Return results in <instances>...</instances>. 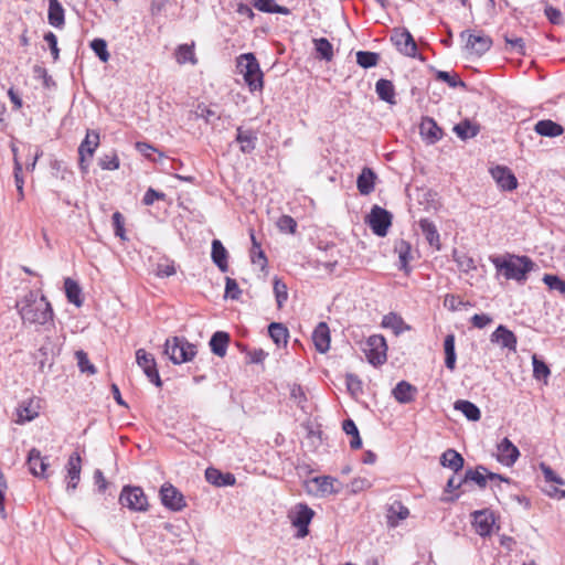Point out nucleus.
<instances>
[{"mask_svg":"<svg viewBox=\"0 0 565 565\" xmlns=\"http://www.w3.org/2000/svg\"><path fill=\"white\" fill-rule=\"evenodd\" d=\"M15 308L23 324L46 326L47 323H53L54 312L51 303L45 296H39L33 290H29L20 298L15 303Z\"/></svg>","mask_w":565,"mask_h":565,"instance_id":"f257e3e1","label":"nucleus"},{"mask_svg":"<svg viewBox=\"0 0 565 565\" xmlns=\"http://www.w3.org/2000/svg\"><path fill=\"white\" fill-rule=\"evenodd\" d=\"M491 262L505 279H513L518 282H524L527 279V274L535 267L533 260L527 256L508 255V257H494Z\"/></svg>","mask_w":565,"mask_h":565,"instance_id":"f03ea898","label":"nucleus"},{"mask_svg":"<svg viewBox=\"0 0 565 565\" xmlns=\"http://www.w3.org/2000/svg\"><path fill=\"white\" fill-rule=\"evenodd\" d=\"M164 353L173 364H182L191 361L196 355V347L186 341L183 337L167 339Z\"/></svg>","mask_w":565,"mask_h":565,"instance_id":"7ed1b4c3","label":"nucleus"},{"mask_svg":"<svg viewBox=\"0 0 565 565\" xmlns=\"http://www.w3.org/2000/svg\"><path fill=\"white\" fill-rule=\"evenodd\" d=\"M100 142V136L97 130L88 129L84 140L78 147V166L83 173H87L90 161Z\"/></svg>","mask_w":565,"mask_h":565,"instance_id":"20e7f679","label":"nucleus"},{"mask_svg":"<svg viewBox=\"0 0 565 565\" xmlns=\"http://www.w3.org/2000/svg\"><path fill=\"white\" fill-rule=\"evenodd\" d=\"M363 352L369 363L372 365L377 366L384 364L387 360V344L385 338L381 334L369 337L364 343Z\"/></svg>","mask_w":565,"mask_h":565,"instance_id":"39448f33","label":"nucleus"},{"mask_svg":"<svg viewBox=\"0 0 565 565\" xmlns=\"http://www.w3.org/2000/svg\"><path fill=\"white\" fill-rule=\"evenodd\" d=\"M119 502L131 511L143 512L148 509L147 497L140 487L125 486L119 495Z\"/></svg>","mask_w":565,"mask_h":565,"instance_id":"423d86ee","label":"nucleus"},{"mask_svg":"<svg viewBox=\"0 0 565 565\" xmlns=\"http://www.w3.org/2000/svg\"><path fill=\"white\" fill-rule=\"evenodd\" d=\"M392 224V214L385 209L374 205L369 214V225L377 236H385Z\"/></svg>","mask_w":565,"mask_h":565,"instance_id":"0eeeda50","label":"nucleus"},{"mask_svg":"<svg viewBox=\"0 0 565 565\" xmlns=\"http://www.w3.org/2000/svg\"><path fill=\"white\" fill-rule=\"evenodd\" d=\"M136 361L137 364L143 370L146 376L157 387L162 386L161 379L159 376V372L157 370V363L152 354L148 353L143 349H138L136 351Z\"/></svg>","mask_w":565,"mask_h":565,"instance_id":"6e6552de","label":"nucleus"},{"mask_svg":"<svg viewBox=\"0 0 565 565\" xmlns=\"http://www.w3.org/2000/svg\"><path fill=\"white\" fill-rule=\"evenodd\" d=\"M471 524L477 534L482 537L489 536L492 533V527L495 523V518L489 509L478 510L471 513Z\"/></svg>","mask_w":565,"mask_h":565,"instance_id":"1a4fd4ad","label":"nucleus"},{"mask_svg":"<svg viewBox=\"0 0 565 565\" xmlns=\"http://www.w3.org/2000/svg\"><path fill=\"white\" fill-rule=\"evenodd\" d=\"M162 504L172 511H181L185 505L183 494L171 483H164L160 489Z\"/></svg>","mask_w":565,"mask_h":565,"instance_id":"9d476101","label":"nucleus"},{"mask_svg":"<svg viewBox=\"0 0 565 565\" xmlns=\"http://www.w3.org/2000/svg\"><path fill=\"white\" fill-rule=\"evenodd\" d=\"M490 173L501 190L513 191L516 189L518 180L508 167L497 166L490 169Z\"/></svg>","mask_w":565,"mask_h":565,"instance_id":"9b49d317","label":"nucleus"},{"mask_svg":"<svg viewBox=\"0 0 565 565\" xmlns=\"http://www.w3.org/2000/svg\"><path fill=\"white\" fill-rule=\"evenodd\" d=\"M26 465L29 468V471L38 478H46L47 477V468H49V461L47 457H43L41 455V451L36 448H32L26 458Z\"/></svg>","mask_w":565,"mask_h":565,"instance_id":"f8f14e48","label":"nucleus"},{"mask_svg":"<svg viewBox=\"0 0 565 565\" xmlns=\"http://www.w3.org/2000/svg\"><path fill=\"white\" fill-rule=\"evenodd\" d=\"M497 459L507 467H511L520 457V451L509 438H503L497 446Z\"/></svg>","mask_w":565,"mask_h":565,"instance_id":"ddd939ff","label":"nucleus"},{"mask_svg":"<svg viewBox=\"0 0 565 565\" xmlns=\"http://www.w3.org/2000/svg\"><path fill=\"white\" fill-rule=\"evenodd\" d=\"M315 512L305 503L296 505V514L292 518V525L298 529L299 536L303 537L308 534V525L310 524Z\"/></svg>","mask_w":565,"mask_h":565,"instance_id":"4468645a","label":"nucleus"},{"mask_svg":"<svg viewBox=\"0 0 565 565\" xmlns=\"http://www.w3.org/2000/svg\"><path fill=\"white\" fill-rule=\"evenodd\" d=\"M491 342L498 343L503 349H508L509 351H516V337L515 334L509 330L507 327L500 324L491 334Z\"/></svg>","mask_w":565,"mask_h":565,"instance_id":"2eb2a0df","label":"nucleus"},{"mask_svg":"<svg viewBox=\"0 0 565 565\" xmlns=\"http://www.w3.org/2000/svg\"><path fill=\"white\" fill-rule=\"evenodd\" d=\"M81 463L82 459L78 452H73L66 463L68 482L66 486L67 491H74L81 479Z\"/></svg>","mask_w":565,"mask_h":565,"instance_id":"dca6fc26","label":"nucleus"},{"mask_svg":"<svg viewBox=\"0 0 565 565\" xmlns=\"http://www.w3.org/2000/svg\"><path fill=\"white\" fill-rule=\"evenodd\" d=\"M392 41L401 53L407 56H415L417 52V45L408 31L404 30L401 32H396L392 36Z\"/></svg>","mask_w":565,"mask_h":565,"instance_id":"f3484780","label":"nucleus"},{"mask_svg":"<svg viewBox=\"0 0 565 565\" xmlns=\"http://www.w3.org/2000/svg\"><path fill=\"white\" fill-rule=\"evenodd\" d=\"M235 141L239 145V149L243 153H252L256 148L257 134L252 129L238 127Z\"/></svg>","mask_w":565,"mask_h":565,"instance_id":"a211bd4d","label":"nucleus"},{"mask_svg":"<svg viewBox=\"0 0 565 565\" xmlns=\"http://www.w3.org/2000/svg\"><path fill=\"white\" fill-rule=\"evenodd\" d=\"M313 344L320 353L330 349V330L326 322H319L312 332Z\"/></svg>","mask_w":565,"mask_h":565,"instance_id":"6ab92c4d","label":"nucleus"},{"mask_svg":"<svg viewBox=\"0 0 565 565\" xmlns=\"http://www.w3.org/2000/svg\"><path fill=\"white\" fill-rule=\"evenodd\" d=\"M47 22L55 29L62 30L65 26V10L58 0H47Z\"/></svg>","mask_w":565,"mask_h":565,"instance_id":"aec40b11","label":"nucleus"},{"mask_svg":"<svg viewBox=\"0 0 565 565\" xmlns=\"http://www.w3.org/2000/svg\"><path fill=\"white\" fill-rule=\"evenodd\" d=\"M205 479L209 483L216 487L234 486L236 478L231 472H222L216 468L209 467L205 470Z\"/></svg>","mask_w":565,"mask_h":565,"instance_id":"412c9836","label":"nucleus"},{"mask_svg":"<svg viewBox=\"0 0 565 565\" xmlns=\"http://www.w3.org/2000/svg\"><path fill=\"white\" fill-rule=\"evenodd\" d=\"M376 178L375 172L371 168L364 167L356 179V188L360 194H371L374 191Z\"/></svg>","mask_w":565,"mask_h":565,"instance_id":"4be33fe9","label":"nucleus"},{"mask_svg":"<svg viewBox=\"0 0 565 565\" xmlns=\"http://www.w3.org/2000/svg\"><path fill=\"white\" fill-rule=\"evenodd\" d=\"M375 92L381 100L390 105L397 104L396 90L392 81L380 78L375 84Z\"/></svg>","mask_w":565,"mask_h":565,"instance_id":"5701e85b","label":"nucleus"},{"mask_svg":"<svg viewBox=\"0 0 565 565\" xmlns=\"http://www.w3.org/2000/svg\"><path fill=\"white\" fill-rule=\"evenodd\" d=\"M534 130L537 135L550 138L558 137L564 134V127L551 119L539 120L534 126Z\"/></svg>","mask_w":565,"mask_h":565,"instance_id":"b1692460","label":"nucleus"},{"mask_svg":"<svg viewBox=\"0 0 565 565\" xmlns=\"http://www.w3.org/2000/svg\"><path fill=\"white\" fill-rule=\"evenodd\" d=\"M417 388L406 381H401L393 390L394 398L402 404H408L415 399Z\"/></svg>","mask_w":565,"mask_h":565,"instance_id":"393cba45","label":"nucleus"},{"mask_svg":"<svg viewBox=\"0 0 565 565\" xmlns=\"http://www.w3.org/2000/svg\"><path fill=\"white\" fill-rule=\"evenodd\" d=\"M420 135L428 143H435L443 137V130L431 118H425L420 124Z\"/></svg>","mask_w":565,"mask_h":565,"instance_id":"a878e982","label":"nucleus"},{"mask_svg":"<svg viewBox=\"0 0 565 565\" xmlns=\"http://www.w3.org/2000/svg\"><path fill=\"white\" fill-rule=\"evenodd\" d=\"M230 340H231V338L227 332H225V331L214 332L209 342L211 351L220 358L225 356L226 352H227V347H228Z\"/></svg>","mask_w":565,"mask_h":565,"instance_id":"bb28decb","label":"nucleus"},{"mask_svg":"<svg viewBox=\"0 0 565 565\" xmlns=\"http://www.w3.org/2000/svg\"><path fill=\"white\" fill-rule=\"evenodd\" d=\"M212 260L218 267L222 273H226L228 270L227 257L228 253L226 248L223 246L222 242L218 239H214L212 242Z\"/></svg>","mask_w":565,"mask_h":565,"instance_id":"cd10ccee","label":"nucleus"},{"mask_svg":"<svg viewBox=\"0 0 565 565\" xmlns=\"http://www.w3.org/2000/svg\"><path fill=\"white\" fill-rule=\"evenodd\" d=\"M491 43L490 38L486 35L468 34L466 47L471 53L482 54L490 49Z\"/></svg>","mask_w":565,"mask_h":565,"instance_id":"c85d7f7f","label":"nucleus"},{"mask_svg":"<svg viewBox=\"0 0 565 565\" xmlns=\"http://www.w3.org/2000/svg\"><path fill=\"white\" fill-rule=\"evenodd\" d=\"M419 227L429 245L436 247V249H440L439 233L435 224L428 218H422L419 221Z\"/></svg>","mask_w":565,"mask_h":565,"instance_id":"c756f323","label":"nucleus"},{"mask_svg":"<svg viewBox=\"0 0 565 565\" xmlns=\"http://www.w3.org/2000/svg\"><path fill=\"white\" fill-rule=\"evenodd\" d=\"M65 295L68 302L81 307L83 305L82 288L74 279L67 277L64 280Z\"/></svg>","mask_w":565,"mask_h":565,"instance_id":"7c9ffc66","label":"nucleus"},{"mask_svg":"<svg viewBox=\"0 0 565 565\" xmlns=\"http://www.w3.org/2000/svg\"><path fill=\"white\" fill-rule=\"evenodd\" d=\"M463 457L455 449H447L440 458V463L444 467L450 468L454 472H458L463 467Z\"/></svg>","mask_w":565,"mask_h":565,"instance_id":"2f4dec72","label":"nucleus"},{"mask_svg":"<svg viewBox=\"0 0 565 565\" xmlns=\"http://www.w3.org/2000/svg\"><path fill=\"white\" fill-rule=\"evenodd\" d=\"M456 411L461 412L468 420L477 422L481 417L479 407L470 401L458 399L454 404Z\"/></svg>","mask_w":565,"mask_h":565,"instance_id":"473e14b6","label":"nucleus"},{"mask_svg":"<svg viewBox=\"0 0 565 565\" xmlns=\"http://www.w3.org/2000/svg\"><path fill=\"white\" fill-rule=\"evenodd\" d=\"M382 326L384 328L392 329L396 335L403 333L404 331L411 330V327L405 323L403 318L394 312L383 317Z\"/></svg>","mask_w":565,"mask_h":565,"instance_id":"72a5a7b5","label":"nucleus"},{"mask_svg":"<svg viewBox=\"0 0 565 565\" xmlns=\"http://www.w3.org/2000/svg\"><path fill=\"white\" fill-rule=\"evenodd\" d=\"M268 333L277 347H286L288 343V329L279 322H271L268 327Z\"/></svg>","mask_w":565,"mask_h":565,"instance_id":"f704fd0d","label":"nucleus"},{"mask_svg":"<svg viewBox=\"0 0 565 565\" xmlns=\"http://www.w3.org/2000/svg\"><path fill=\"white\" fill-rule=\"evenodd\" d=\"M455 334L449 333L444 340L445 365L449 371H454L456 369L457 355L455 349Z\"/></svg>","mask_w":565,"mask_h":565,"instance_id":"c9c22d12","label":"nucleus"},{"mask_svg":"<svg viewBox=\"0 0 565 565\" xmlns=\"http://www.w3.org/2000/svg\"><path fill=\"white\" fill-rule=\"evenodd\" d=\"M454 131L461 140H467L476 137L480 131V127L479 125L465 119L454 127Z\"/></svg>","mask_w":565,"mask_h":565,"instance_id":"e433bc0d","label":"nucleus"},{"mask_svg":"<svg viewBox=\"0 0 565 565\" xmlns=\"http://www.w3.org/2000/svg\"><path fill=\"white\" fill-rule=\"evenodd\" d=\"M409 515V510L401 502H394L390 505L387 510V519L388 523L392 526H396L399 521L407 519Z\"/></svg>","mask_w":565,"mask_h":565,"instance_id":"4c0bfd02","label":"nucleus"},{"mask_svg":"<svg viewBox=\"0 0 565 565\" xmlns=\"http://www.w3.org/2000/svg\"><path fill=\"white\" fill-rule=\"evenodd\" d=\"M487 472H488V470L483 466H478L476 469H468L465 472L462 481H465V482L473 481L481 489H483L487 486Z\"/></svg>","mask_w":565,"mask_h":565,"instance_id":"58836bf2","label":"nucleus"},{"mask_svg":"<svg viewBox=\"0 0 565 565\" xmlns=\"http://www.w3.org/2000/svg\"><path fill=\"white\" fill-rule=\"evenodd\" d=\"M313 45L317 57L324 61H331L333 57V46L326 38L313 39Z\"/></svg>","mask_w":565,"mask_h":565,"instance_id":"ea45409f","label":"nucleus"},{"mask_svg":"<svg viewBox=\"0 0 565 565\" xmlns=\"http://www.w3.org/2000/svg\"><path fill=\"white\" fill-rule=\"evenodd\" d=\"M237 71H260L257 58L253 53H245L236 60Z\"/></svg>","mask_w":565,"mask_h":565,"instance_id":"a19ab883","label":"nucleus"},{"mask_svg":"<svg viewBox=\"0 0 565 565\" xmlns=\"http://www.w3.org/2000/svg\"><path fill=\"white\" fill-rule=\"evenodd\" d=\"M395 250L398 253L399 258V269L409 271L408 263L412 258L411 256V244L404 239H402L396 246Z\"/></svg>","mask_w":565,"mask_h":565,"instance_id":"79ce46f5","label":"nucleus"},{"mask_svg":"<svg viewBox=\"0 0 565 565\" xmlns=\"http://www.w3.org/2000/svg\"><path fill=\"white\" fill-rule=\"evenodd\" d=\"M380 60V54L370 51H359L356 52V63L360 67L367 70L376 66Z\"/></svg>","mask_w":565,"mask_h":565,"instance_id":"37998d69","label":"nucleus"},{"mask_svg":"<svg viewBox=\"0 0 565 565\" xmlns=\"http://www.w3.org/2000/svg\"><path fill=\"white\" fill-rule=\"evenodd\" d=\"M175 58L179 64H185L189 62L192 65H195L196 58L194 54V45H180L175 51Z\"/></svg>","mask_w":565,"mask_h":565,"instance_id":"c03bdc74","label":"nucleus"},{"mask_svg":"<svg viewBox=\"0 0 565 565\" xmlns=\"http://www.w3.org/2000/svg\"><path fill=\"white\" fill-rule=\"evenodd\" d=\"M244 83L252 93L262 92L264 87V73H242Z\"/></svg>","mask_w":565,"mask_h":565,"instance_id":"a18cd8bd","label":"nucleus"},{"mask_svg":"<svg viewBox=\"0 0 565 565\" xmlns=\"http://www.w3.org/2000/svg\"><path fill=\"white\" fill-rule=\"evenodd\" d=\"M532 364H533V376L536 380H544V383H547V377L551 374L550 367L547 364L540 360L535 354L532 356Z\"/></svg>","mask_w":565,"mask_h":565,"instance_id":"49530a36","label":"nucleus"},{"mask_svg":"<svg viewBox=\"0 0 565 565\" xmlns=\"http://www.w3.org/2000/svg\"><path fill=\"white\" fill-rule=\"evenodd\" d=\"M250 239H252V250H250V258L254 264H259L262 268H264L267 265V258L265 256V253L260 248V244L256 241V237L254 235V232H250Z\"/></svg>","mask_w":565,"mask_h":565,"instance_id":"de8ad7c7","label":"nucleus"},{"mask_svg":"<svg viewBox=\"0 0 565 565\" xmlns=\"http://www.w3.org/2000/svg\"><path fill=\"white\" fill-rule=\"evenodd\" d=\"M17 423L24 424L34 419L38 416V412L31 407V403H23L17 408Z\"/></svg>","mask_w":565,"mask_h":565,"instance_id":"09e8293b","label":"nucleus"},{"mask_svg":"<svg viewBox=\"0 0 565 565\" xmlns=\"http://www.w3.org/2000/svg\"><path fill=\"white\" fill-rule=\"evenodd\" d=\"M75 356L77 360V366L82 373L95 374L97 372L94 364L90 363L86 352L78 350L75 352Z\"/></svg>","mask_w":565,"mask_h":565,"instance_id":"8fccbe9b","label":"nucleus"},{"mask_svg":"<svg viewBox=\"0 0 565 565\" xmlns=\"http://www.w3.org/2000/svg\"><path fill=\"white\" fill-rule=\"evenodd\" d=\"M542 280L550 290H556L559 294L565 295V279H562L556 275L545 274Z\"/></svg>","mask_w":565,"mask_h":565,"instance_id":"3c124183","label":"nucleus"},{"mask_svg":"<svg viewBox=\"0 0 565 565\" xmlns=\"http://www.w3.org/2000/svg\"><path fill=\"white\" fill-rule=\"evenodd\" d=\"M192 114L195 118H202L207 124L212 122L213 119L220 118V116H217L213 109H211L203 103L198 104L194 110H192Z\"/></svg>","mask_w":565,"mask_h":565,"instance_id":"603ef678","label":"nucleus"},{"mask_svg":"<svg viewBox=\"0 0 565 565\" xmlns=\"http://www.w3.org/2000/svg\"><path fill=\"white\" fill-rule=\"evenodd\" d=\"M315 481L322 493H338V489L334 488V484L338 482L337 479L329 476H322L316 478Z\"/></svg>","mask_w":565,"mask_h":565,"instance_id":"864d4df0","label":"nucleus"},{"mask_svg":"<svg viewBox=\"0 0 565 565\" xmlns=\"http://www.w3.org/2000/svg\"><path fill=\"white\" fill-rule=\"evenodd\" d=\"M274 292L277 301V307L280 309L282 308L284 303L287 301L288 298V290L286 284L282 282L280 279L275 278Z\"/></svg>","mask_w":565,"mask_h":565,"instance_id":"5fc2aeb1","label":"nucleus"},{"mask_svg":"<svg viewBox=\"0 0 565 565\" xmlns=\"http://www.w3.org/2000/svg\"><path fill=\"white\" fill-rule=\"evenodd\" d=\"M444 306L450 311H458L467 306H470L469 302L463 301L460 297L455 295H447L444 299Z\"/></svg>","mask_w":565,"mask_h":565,"instance_id":"6e6d98bb","label":"nucleus"},{"mask_svg":"<svg viewBox=\"0 0 565 565\" xmlns=\"http://www.w3.org/2000/svg\"><path fill=\"white\" fill-rule=\"evenodd\" d=\"M90 47L102 61L106 62L108 60L109 53L107 51V43L105 40L94 39L90 42Z\"/></svg>","mask_w":565,"mask_h":565,"instance_id":"4d7b16f0","label":"nucleus"},{"mask_svg":"<svg viewBox=\"0 0 565 565\" xmlns=\"http://www.w3.org/2000/svg\"><path fill=\"white\" fill-rule=\"evenodd\" d=\"M544 13L552 24L559 25L564 23L563 13L559 9L545 3Z\"/></svg>","mask_w":565,"mask_h":565,"instance_id":"13d9d810","label":"nucleus"},{"mask_svg":"<svg viewBox=\"0 0 565 565\" xmlns=\"http://www.w3.org/2000/svg\"><path fill=\"white\" fill-rule=\"evenodd\" d=\"M242 290L239 289L235 279L226 277L225 279V298L233 300L239 299Z\"/></svg>","mask_w":565,"mask_h":565,"instance_id":"bf43d9fd","label":"nucleus"},{"mask_svg":"<svg viewBox=\"0 0 565 565\" xmlns=\"http://www.w3.org/2000/svg\"><path fill=\"white\" fill-rule=\"evenodd\" d=\"M277 226L281 232L294 234L297 228V222L289 215H282L278 218Z\"/></svg>","mask_w":565,"mask_h":565,"instance_id":"052dcab7","label":"nucleus"},{"mask_svg":"<svg viewBox=\"0 0 565 565\" xmlns=\"http://www.w3.org/2000/svg\"><path fill=\"white\" fill-rule=\"evenodd\" d=\"M111 218H113L115 235L120 237L121 239H126L124 215L120 212L116 211L113 214Z\"/></svg>","mask_w":565,"mask_h":565,"instance_id":"680f3d73","label":"nucleus"},{"mask_svg":"<svg viewBox=\"0 0 565 565\" xmlns=\"http://www.w3.org/2000/svg\"><path fill=\"white\" fill-rule=\"evenodd\" d=\"M345 384L352 394L356 395L362 393V382L358 375L349 373L345 375Z\"/></svg>","mask_w":565,"mask_h":565,"instance_id":"e2e57ef3","label":"nucleus"},{"mask_svg":"<svg viewBox=\"0 0 565 565\" xmlns=\"http://www.w3.org/2000/svg\"><path fill=\"white\" fill-rule=\"evenodd\" d=\"M99 167L103 170H117L119 168V159L117 154H105L99 159Z\"/></svg>","mask_w":565,"mask_h":565,"instance_id":"0e129e2a","label":"nucleus"},{"mask_svg":"<svg viewBox=\"0 0 565 565\" xmlns=\"http://www.w3.org/2000/svg\"><path fill=\"white\" fill-rule=\"evenodd\" d=\"M540 469L543 472L546 481L554 482L561 486L565 483L564 480L561 477H558L548 465L541 462Z\"/></svg>","mask_w":565,"mask_h":565,"instance_id":"69168bd1","label":"nucleus"},{"mask_svg":"<svg viewBox=\"0 0 565 565\" xmlns=\"http://www.w3.org/2000/svg\"><path fill=\"white\" fill-rule=\"evenodd\" d=\"M437 79L447 83L451 87L458 85L465 86V83L458 77V73H436Z\"/></svg>","mask_w":565,"mask_h":565,"instance_id":"338daca9","label":"nucleus"},{"mask_svg":"<svg viewBox=\"0 0 565 565\" xmlns=\"http://www.w3.org/2000/svg\"><path fill=\"white\" fill-rule=\"evenodd\" d=\"M455 262L457 263L460 270L465 273L476 268L473 259L465 254L455 255Z\"/></svg>","mask_w":565,"mask_h":565,"instance_id":"774afa93","label":"nucleus"}]
</instances>
